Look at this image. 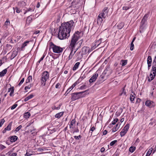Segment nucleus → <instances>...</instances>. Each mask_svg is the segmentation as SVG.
I'll return each mask as SVG.
<instances>
[{"label":"nucleus","mask_w":156,"mask_h":156,"mask_svg":"<svg viewBox=\"0 0 156 156\" xmlns=\"http://www.w3.org/2000/svg\"><path fill=\"white\" fill-rule=\"evenodd\" d=\"M106 16L105 14L101 12L98 15L97 18V23L101 24L103 21V19H105L106 18Z\"/></svg>","instance_id":"7"},{"label":"nucleus","mask_w":156,"mask_h":156,"mask_svg":"<svg viewBox=\"0 0 156 156\" xmlns=\"http://www.w3.org/2000/svg\"><path fill=\"white\" fill-rule=\"evenodd\" d=\"M18 50H15L12 52L11 56V59H12L14 58L17 55Z\"/></svg>","instance_id":"17"},{"label":"nucleus","mask_w":156,"mask_h":156,"mask_svg":"<svg viewBox=\"0 0 156 156\" xmlns=\"http://www.w3.org/2000/svg\"><path fill=\"white\" fill-rule=\"evenodd\" d=\"M134 47V45L133 43H131L130 44V50L131 51H133V49Z\"/></svg>","instance_id":"46"},{"label":"nucleus","mask_w":156,"mask_h":156,"mask_svg":"<svg viewBox=\"0 0 156 156\" xmlns=\"http://www.w3.org/2000/svg\"><path fill=\"white\" fill-rule=\"evenodd\" d=\"M86 86L85 85H84L81 86L80 87V89L81 90H83V89H86Z\"/></svg>","instance_id":"58"},{"label":"nucleus","mask_w":156,"mask_h":156,"mask_svg":"<svg viewBox=\"0 0 156 156\" xmlns=\"http://www.w3.org/2000/svg\"><path fill=\"white\" fill-rule=\"evenodd\" d=\"M31 87V84L28 85L27 86H26L25 87V90H26L28 89H30Z\"/></svg>","instance_id":"55"},{"label":"nucleus","mask_w":156,"mask_h":156,"mask_svg":"<svg viewBox=\"0 0 156 156\" xmlns=\"http://www.w3.org/2000/svg\"><path fill=\"white\" fill-rule=\"evenodd\" d=\"M118 120V119L117 118H115V119L114 120L112 121V124L113 125H115L116 122H117V121Z\"/></svg>","instance_id":"50"},{"label":"nucleus","mask_w":156,"mask_h":156,"mask_svg":"<svg viewBox=\"0 0 156 156\" xmlns=\"http://www.w3.org/2000/svg\"><path fill=\"white\" fill-rule=\"evenodd\" d=\"M102 38H100L98 40H97L95 42L94 44V46H93L92 48L93 49L97 47L102 42Z\"/></svg>","instance_id":"14"},{"label":"nucleus","mask_w":156,"mask_h":156,"mask_svg":"<svg viewBox=\"0 0 156 156\" xmlns=\"http://www.w3.org/2000/svg\"><path fill=\"white\" fill-rule=\"evenodd\" d=\"M89 50V48L87 47V46H84L83 47L81 50L80 51L83 54L85 55L87 54V53L88 52Z\"/></svg>","instance_id":"11"},{"label":"nucleus","mask_w":156,"mask_h":156,"mask_svg":"<svg viewBox=\"0 0 156 156\" xmlns=\"http://www.w3.org/2000/svg\"><path fill=\"white\" fill-rule=\"evenodd\" d=\"M105 79V76L102 74L99 77L98 81L97 82V83L98 84H100L102 83Z\"/></svg>","instance_id":"10"},{"label":"nucleus","mask_w":156,"mask_h":156,"mask_svg":"<svg viewBox=\"0 0 156 156\" xmlns=\"http://www.w3.org/2000/svg\"><path fill=\"white\" fill-rule=\"evenodd\" d=\"M156 74V69H152L151 71L150 76L148 77V81L151 82L153 80Z\"/></svg>","instance_id":"6"},{"label":"nucleus","mask_w":156,"mask_h":156,"mask_svg":"<svg viewBox=\"0 0 156 156\" xmlns=\"http://www.w3.org/2000/svg\"><path fill=\"white\" fill-rule=\"evenodd\" d=\"M108 71V70L107 69H105L103 72V73H102V74L103 75H105L106 73Z\"/></svg>","instance_id":"63"},{"label":"nucleus","mask_w":156,"mask_h":156,"mask_svg":"<svg viewBox=\"0 0 156 156\" xmlns=\"http://www.w3.org/2000/svg\"><path fill=\"white\" fill-rule=\"evenodd\" d=\"M83 80L80 77L78 80L76 82L77 84L79 83Z\"/></svg>","instance_id":"57"},{"label":"nucleus","mask_w":156,"mask_h":156,"mask_svg":"<svg viewBox=\"0 0 156 156\" xmlns=\"http://www.w3.org/2000/svg\"><path fill=\"white\" fill-rule=\"evenodd\" d=\"M147 63L148 64V68L150 67L152 64V58L151 56H148L147 59Z\"/></svg>","instance_id":"18"},{"label":"nucleus","mask_w":156,"mask_h":156,"mask_svg":"<svg viewBox=\"0 0 156 156\" xmlns=\"http://www.w3.org/2000/svg\"><path fill=\"white\" fill-rule=\"evenodd\" d=\"M130 100L131 101L133 102L135 99V96L131 94L130 96Z\"/></svg>","instance_id":"43"},{"label":"nucleus","mask_w":156,"mask_h":156,"mask_svg":"<svg viewBox=\"0 0 156 156\" xmlns=\"http://www.w3.org/2000/svg\"><path fill=\"white\" fill-rule=\"evenodd\" d=\"M17 155V154L16 153H12V154H11L10 156H16Z\"/></svg>","instance_id":"64"},{"label":"nucleus","mask_w":156,"mask_h":156,"mask_svg":"<svg viewBox=\"0 0 156 156\" xmlns=\"http://www.w3.org/2000/svg\"><path fill=\"white\" fill-rule=\"evenodd\" d=\"M136 149V147H134L131 146L129 149V151L131 153L133 152Z\"/></svg>","instance_id":"38"},{"label":"nucleus","mask_w":156,"mask_h":156,"mask_svg":"<svg viewBox=\"0 0 156 156\" xmlns=\"http://www.w3.org/2000/svg\"><path fill=\"white\" fill-rule=\"evenodd\" d=\"M122 90V92L120 94V95H121L122 94H124L125 95H126V93L125 90V87L123 88Z\"/></svg>","instance_id":"52"},{"label":"nucleus","mask_w":156,"mask_h":156,"mask_svg":"<svg viewBox=\"0 0 156 156\" xmlns=\"http://www.w3.org/2000/svg\"><path fill=\"white\" fill-rule=\"evenodd\" d=\"M24 81V78H23L20 81L18 84V85L20 86Z\"/></svg>","instance_id":"56"},{"label":"nucleus","mask_w":156,"mask_h":156,"mask_svg":"<svg viewBox=\"0 0 156 156\" xmlns=\"http://www.w3.org/2000/svg\"><path fill=\"white\" fill-rule=\"evenodd\" d=\"M81 33L80 32L78 31H76L72 37L69 45V48L70 49L71 52L68 57L69 60L72 59L76 53L74 51L73 52V51L75 50V45L77 44V41L80 37Z\"/></svg>","instance_id":"2"},{"label":"nucleus","mask_w":156,"mask_h":156,"mask_svg":"<svg viewBox=\"0 0 156 156\" xmlns=\"http://www.w3.org/2000/svg\"><path fill=\"white\" fill-rule=\"evenodd\" d=\"M12 122H11L9 124L8 126L5 128V130H6L8 131H9L11 130V126L12 125Z\"/></svg>","instance_id":"30"},{"label":"nucleus","mask_w":156,"mask_h":156,"mask_svg":"<svg viewBox=\"0 0 156 156\" xmlns=\"http://www.w3.org/2000/svg\"><path fill=\"white\" fill-rule=\"evenodd\" d=\"M49 44L51 48L52 49L54 52L56 53H60L63 51V48L60 46L56 45L52 42H50Z\"/></svg>","instance_id":"3"},{"label":"nucleus","mask_w":156,"mask_h":156,"mask_svg":"<svg viewBox=\"0 0 156 156\" xmlns=\"http://www.w3.org/2000/svg\"><path fill=\"white\" fill-rule=\"evenodd\" d=\"M63 112H61L56 114L55 116L56 118H59L63 115Z\"/></svg>","instance_id":"31"},{"label":"nucleus","mask_w":156,"mask_h":156,"mask_svg":"<svg viewBox=\"0 0 156 156\" xmlns=\"http://www.w3.org/2000/svg\"><path fill=\"white\" fill-rule=\"evenodd\" d=\"M49 74L47 71H44L42 73L41 79V85L43 86L45 85L46 81L48 79Z\"/></svg>","instance_id":"5"},{"label":"nucleus","mask_w":156,"mask_h":156,"mask_svg":"<svg viewBox=\"0 0 156 156\" xmlns=\"http://www.w3.org/2000/svg\"><path fill=\"white\" fill-rule=\"evenodd\" d=\"M75 26L73 20L63 23L60 27L58 34V37L60 40L66 39L69 36V33L73 30Z\"/></svg>","instance_id":"1"},{"label":"nucleus","mask_w":156,"mask_h":156,"mask_svg":"<svg viewBox=\"0 0 156 156\" xmlns=\"http://www.w3.org/2000/svg\"><path fill=\"white\" fill-rule=\"evenodd\" d=\"M34 17V16L31 15L28 16L27 18V23L30 24L32 22Z\"/></svg>","instance_id":"16"},{"label":"nucleus","mask_w":156,"mask_h":156,"mask_svg":"<svg viewBox=\"0 0 156 156\" xmlns=\"http://www.w3.org/2000/svg\"><path fill=\"white\" fill-rule=\"evenodd\" d=\"M83 42V40H81L79 41V42H78L79 44L80 45V46L79 47H80L81 45L82 44V43Z\"/></svg>","instance_id":"62"},{"label":"nucleus","mask_w":156,"mask_h":156,"mask_svg":"<svg viewBox=\"0 0 156 156\" xmlns=\"http://www.w3.org/2000/svg\"><path fill=\"white\" fill-rule=\"evenodd\" d=\"M10 91H11V92L10 93L9 95L10 96H12L14 92V88L13 87H11V88H9L8 89V92H9Z\"/></svg>","instance_id":"23"},{"label":"nucleus","mask_w":156,"mask_h":156,"mask_svg":"<svg viewBox=\"0 0 156 156\" xmlns=\"http://www.w3.org/2000/svg\"><path fill=\"white\" fill-rule=\"evenodd\" d=\"M7 69H5L2 71L1 72V76H4L7 72Z\"/></svg>","instance_id":"32"},{"label":"nucleus","mask_w":156,"mask_h":156,"mask_svg":"<svg viewBox=\"0 0 156 156\" xmlns=\"http://www.w3.org/2000/svg\"><path fill=\"white\" fill-rule=\"evenodd\" d=\"M76 123V120L75 119H73L70 122L69 125V128L70 129H73L74 126Z\"/></svg>","instance_id":"22"},{"label":"nucleus","mask_w":156,"mask_h":156,"mask_svg":"<svg viewBox=\"0 0 156 156\" xmlns=\"http://www.w3.org/2000/svg\"><path fill=\"white\" fill-rule=\"evenodd\" d=\"M76 84H77L76 83H74L70 87H69V89H68V90H67V92H68L69 90V92H70L71 90L73 89V87L76 85Z\"/></svg>","instance_id":"33"},{"label":"nucleus","mask_w":156,"mask_h":156,"mask_svg":"<svg viewBox=\"0 0 156 156\" xmlns=\"http://www.w3.org/2000/svg\"><path fill=\"white\" fill-rule=\"evenodd\" d=\"M152 68H156V55L152 63Z\"/></svg>","instance_id":"28"},{"label":"nucleus","mask_w":156,"mask_h":156,"mask_svg":"<svg viewBox=\"0 0 156 156\" xmlns=\"http://www.w3.org/2000/svg\"><path fill=\"white\" fill-rule=\"evenodd\" d=\"M34 96L33 94H31L30 95L26 97L24 100L25 101H27L29 99L32 98L34 97Z\"/></svg>","instance_id":"29"},{"label":"nucleus","mask_w":156,"mask_h":156,"mask_svg":"<svg viewBox=\"0 0 156 156\" xmlns=\"http://www.w3.org/2000/svg\"><path fill=\"white\" fill-rule=\"evenodd\" d=\"M127 132L124 129H122L121 132L120 133V135L121 137H122L124 136L125 134Z\"/></svg>","instance_id":"34"},{"label":"nucleus","mask_w":156,"mask_h":156,"mask_svg":"<svg viewBox=\"0 0 156 156\" xmlns=\"http://www.w3.org/2000/svg\"><path fill=\"white\" fill-rule=\"evenodd\" d=\"M109 10L108 7H105L102 10L101 12L105 14V16H107Z\"/></svg>","instance_id":"21"},{"label":"nucleus","mask_w":156,"mask_h":156,"mask_svg":"<svg viewBox=\"0 0 156 156\" xmlns=\"http://www.w3.org/2000/svg\"><path fill=\"white\" fill-rule=\"evenodd\" d=\"M80 62H76L74 65V67L73 68H78L79 67L80 65Z\"/></svg>","instance_id":"45"},{"label":"nucleus","mask_w":156,"mask_h":156,"mask_svg":"<svg viewBox=\"0 0 156 156\" xmlns=\"http://www.w3.org/2000/svg\"><path fill=\"white\" fill-rule=\"evenodd\" d=\"M122 109L121 108H120L119 110V111H117L115 115H117V116H119L120 115L121 113L122 112Z\"/></svg>","instance_id":"36"},{"label":"nucleus","mask_w":156,"mask_h":156,"mask_svg":"<svg viewBox=\"0 0 156 156\" xmlns=\"http://www.w3.org/2000/svg\"><path fill=\"white\" fill-rule=\"evenodd\" d=\"M13 9L14 10V13L16 11L17 13H19L22 11L20 9L17 7H13Z\"/></svg>","instance_id":"26"},{"label":"nucleus","mask_w":156,"mask_h":156,"mask_svg":"<svg viewBox=\"0 0 156 156\" xmlns=\"http://www.w3.org/2000/svg\"><path fill=\"white\" fill-rule=\"evenodd\" d=\"M95 130V128L94 126L92 127H91L89 131V132L91 133V135L92 136V133L93 131Z\"/></svg>","instance_id":"37"},{"label":"nucleus","mask_w":156,"mask_h":156,"mask_svg":"<svg viewBox=\"0 0 156 156\" xmlns=\"http://www.w3.org/2000/svg\"><path fill=\"white\" fill-rule=\"evenodd\" d=\"M121 62H122V66H124L127 64V60H121Z\"/></svg>","instance_id":"42"},{"label":"nucleus","mask_w":156,"mask_h":156,"mask_svg":"<svg viewBox=\"0 0 156 156\" xmlns=\"http://www.w3.org/2000/svg\"><path fill=\"white\" fill-rule=\"evenodd\" d=\"M129 124H127L126 126L124 127L123 129H124L126 132H127L129 128Z\"/></svg>","instance_id":"41"},{"label":"nucleus","mask_w":156,"mask_h":156,"mask_svg":"<svg viewBox=\"0 0 156 156\" xmlns=\"http://www.w3.org/2000/svg\"><path fill=\"white\" fill-rule=\"evenodd\" d=\"M120 125V124H119V123H117L116 126L112 129V132H114L117 131L119 129Z\"/></svg>","instance_id":"20"},{"label":"nucleus","mask_w":156,"mask_h":156,"mask_svg":"<svg viewBox=\"0 0 156 156\" xmlns=\"http://www.w3.org/2000/svg\"><path fill=\"white\" fill-rule=\"evenodd\" d=\"M32 76H29L26 80V83H30L31 81L32 80Z\"/></svg>","instance_id":"40"},{"label":"nucleus","mask_w":156,"mask_h":156,"mask_svg":"<svg viewBox=\"0 0 156 156\" xmlns=\"http://www.w3.org/2000/svg\"><path fill=\"white\" fill-rule=\"evenodd\" d=\"M5 122V120L4 119H3L1 120V127L2 126V124Z\"/></svg>","instance_id":"61"},{"label":"nucleus","mask_w":156,"mask_h":156,"mask_svg":"<svg viewBox=\"0 0 156 156\" xmlns=\"http://www.w3.org/2000/svg\"><path fill=\"white\" fill-rule=\"evenodd\" d=\"M6 47L7 48V49L9 50L12 48V46L10 45V44H6Z\"/></svg>","instance_id":"49"},{"label":"nucleus","mask_w":156,"mask_h":156,"mask_svg":"<svg viewBox=\"0 0 156 156\" xmlns=\"http://www.w3.org/2000/svg\"><path fill=\"white\" fill-rule=\"evenodd\" d=\"M86 91H83L82 92L74 93L72 94L71 99L72 101H74L80 98H82L85 96L84 94H83L84 92Z\"/></svg>","instance_id":"4"},{"label":"nucleus","mask_w":156,"mask_h":156,"mask_svg":"<svg viewBox=\"0 0 156 156\" xmlns=\"http://www.w3.org/2000/svg\"><path fill=\"white\" fill-rule=\"evenodd\" d=\"M83 54L81 51L77 52L75 54V56L77 60H80L83 57Z\"/></svg>","instance_id":"9"},{"label":"nucleus","mask_w":156,"mask_h":156,"mask_svg":"<svg viewBox=\"0 0 156 156\" xmlns=\"http://www.w3.org/2000/svg\"><path fill=\"white\" fill-rule=\"evenodd\" d=\"M30 41H27L24 42L22 44L20 47V50L21 51L24 50L25 47L27 45Z\"/></svg>","instance_id":"15"},{"label":"nucleus","mask_w":156,"mask_h":156,"mask_svg":"<svg viewBox=\"0 0 156 156\" xmlns=\"http://www.w3.org/2000/svg\"><path fill=\"white\" fill-rule=\"evenodd\" d=\"M130 8V7L124 6L122 7V9L124 10H127L129 9Z\"/></svg>","instance_id":"53"},{"label":"nucleus","mask_w":156,"mask_h":156,"mask_svg":"<svg viewBox=\"0 0 156 156\" xmlns=\"http://www.w3.org/2000/svg\"><path fill=\"white\" fill-rule=\"evenodd\" d=\"M124 25V23L123 22L119 23L117 25L118 28L119 29H122Z\"/></svg>","instance_id":"27"},{"label":"nucleus","mask_w":156,"mask_h":156,"mask_svg":"<svg viewBox=\"0 0 156 156\" xmlns=\"http://www.w3.org/2000/svg\"><path fill=\"white\" fill-rule=\"evenodd\" d=\"M17 137L16 136H11L10 138V141L11 142H14L17 140Z\"/></svg>","instance_id":"24"},{"label":"nucleus","mask_w":156,"mask_h":156,"mask_svg":"<svg viewBox=\"0 0 156 156\" xmlns=\"http://www.w3.org/2000/svg\"><path fill=\"white\" fill-rule=\"evenodd\" d=\"M148 17V15L146 14L143 18L140 24V28L141 29L143 30L144 29L143 25H144L145 22L147 20Z\"/></svg>","instance_id":"8"},{"label":"nucleus","mask_w":156,"mask_h":156,"mask_svg":"<svg viewBox=\"0 0 156 156\" xmlns=\"http://www.w3.org/2000/svg\"><path fill=\"white\" fill-rule=\"evenodd\" d=\"M145 105L149 108H151L155 106L154 103L151 101H147L145 102Z\"/></svg>","instance_id":"12"},{"label":"nucleus","mask_w":156,"mask_h":156,"mask_svg":"<svg viewBox=\"0 0 156 156\" xmlns=\"http://www.w3.org/2000/svg\"><path fill=\"white\" fill-rule=\"evenodd\" d=\"M30 116V112H27L24 114V117L25 118H28Z\"/></svg>","instance_id":"39"},{"label":"nucleus","mask_w":156,"mask_h":156,"mask_svg":"<svg viewBox=\"0 0 156 156\" xmlns=\"http://www.w3.org/2000/svg\"><path fill=\"white\" fill-rule=\"evenodd\" d=\"M141 101V100L139 98H137V100L136 102V104H138L139 103L140 101Z\"/></svg>","instance_id":"59"},{"label":"nucleus","mask_w":156,"mask_h":156,"mask_svg":"<svg viewBox=\"0 0 156 156\" xmlns=\"http://www.w3.org/2000/svg\"><path fill=\"white\" fill-rule=\"evenodd\" d=\"M34 8H29L28 9H27V11H28V12L33 11H34Z\"/></svg>","instance_id":"60"},{"label":"nucleus","mask_w":156,"mask_h":156,"mask_svg":"<svg viewBox=\"0 0 156 156\" xmlns=\"http://www.w3.org/2000/svg\"><path fill=\"white\" fill-rule=\"evenodd\" d=\"M21 128H22V126L20 125L16 128L15 131L16 132H17L18 131H19Z\"/></svg>","instance_id":"48"},{"label":"nucleus","mask_w":156,"mask_h":156,"mask_svg":"<svg viewBox=\"0 0 156 156\" xmlns=\"http://www.w3.org/2000/svg\"><path fill=\"white\" fill-rule=\"evenodd\" d=\"M117 142V140H114L112 141L110 144V145L111 146L113 145L116 143Z\"/></svg>","instance_id":"51"},{"label":"nucleus","mask_w":156,"mask_h":156,"mask_svg":"<svg viewBox=\"0 0 156 156\" xmlns=\"http://www.w3.org/2000/svg\"><path fill=\"white\" fill-rule=\"evenodd\" d=\"M44 57H45L44 55H43V56H42V57L37 62V66H38L40 62L43 59Z\"/></svg>","instance_id":"44"},{"label":"nucleus","mask_w":156,"mask_h":156,"mask_svg":"<svg viewBox=\"0 0 156 156\" xmlns=\"http://www.w3.org/2000/svg\"><path fill=\"white\" fill-rule=\"evenodd\" d=\"M17 106V104H15L11 107V109L13 110L15 109Z\"/></svg>","instance_id":"54"},{"label":"nucleus","mask_w":156,"mask_h":156,"mask_svg":"<svg viewBox=\"0 0 156 156\" xmlns=\"http://www.w3.org/2000/svg\"><path fill=\"white\" fill-rule=\"evenodd\" d=\"M10 24V22L9 19H7L6 21L5 22L4 25L3 27L5 29V30L7 29L8 26H9Z\"/></svg>","instance_id":"19"},{"label":"nucleus","mask_w":156,"mask_h":156,"mask_svg":"<svg viewBox=\"0 0 156 156\" xmlns=\"http://www.w3.org/2000/svg\"><path fill=\"white\" fill-rule=\"evenodd\" d=\"M74 137L76 140H79L81 138L82 136L80 135H79L78 136H74Z\"/></svg>","instance_id":"47"},{"label":"nucleus","mask_w":156,"mask_h":156,"mask_svg":"<svg viewBox=\"0 0 156 156\" xmlns=\"http://www.w3.org/2000/svg\"><path fill=\"white\" fill-rule=\"evenodd\" d=\"M153 149V148H152V147H151L150 149H149L148 150V151L147 152L146 156H150L151 155V154L152 152V151Z\"/></svg>","instance_id":"35"},{"label":"nucleus","mask_w":156,"mask_h":156,"mask_svg":"<svg viewBox=\"0 0 156 156\" xmlns=\"http://www.w3.org/2000/svg\"><path fill=\"white\" fill-rule=\"evenodd\" d=\"M98 76V74L97 73H95L94 74V75L92 76L89 80V82L90 83H91L94 82L95 81Z\"/></svg>","instance_id":"13"},{"label":"nucleus","mask_w":156,"mask_h":156,"mask_svg":"<svg viewBox=\"0 0 156 156\" xmlns=\"http://www.w3.org/2000/svg\"><path fill=\"white\" fill-rule=\"evenodd\" d=\"M8 34L9 33L8 31L7 30H5L2 34V38H5Z\"/></svg>","instance_id":"25"}]
</instances>
